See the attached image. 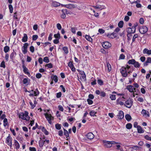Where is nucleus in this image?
I'll use <instances>...</instances> for the list:
<instances>
[{
	"mask_svg": "<svg viewBox=\"0 0 151 151\" xmlns=\"http://www.w3.org/2000/svg\"><path fill=\"white\" fill-rule=\"evenodd\" d=\"M19 117L20 118L26 121L29 120L30 118L28 115V112L26 111L24 113L20 112L19 114Z\"/></svg>",
	"mask_w": 151,
	"mask_h": 151,
	"instance_id": "f257e3e1",
	"label": "nucleus"
},
{
	"mask_svg": "<svg viewBox=\"0 0 151 151\" xmlns=\"http://www.w3.org/2000/svg\"><path fill=\"white\" fill-rule=\"evenodd\" d=\"M127 31L128 33L127 34V36L129 38V36L131 35V33H134L135 32L136 29L135 28V26H132V27L127 28Z\"/></svg>",
	"mask_w": 151,
	"mask_h": 151,
	"instance_id": "f03ea898",
	"label": "nucleus"
},
{
	"mask_svg": "<svg viewBox=\"0 0 151 151\" xmlns=\"http://www.w3.org/2000/svg\"><path fill=\"white\" fill-rule=\"evenodd\" d=\"M133 104V101L132 99L129 98L125 102L124 105L127 108H130Z\"/></svg>",
	"mask_w": 151,
	"mask_h": 151,
	"instance_id": "7ed1b4c3",
	"label": "nucleus"
},
{
	"mask_svg": "<svg viewBox=\"0 0 151 151\" xmlns=\"http://www.w3.org/2000/svg\"><path fill=\"white\" fill-rule=\"evenodd\" d=\"M12 139L10 134L9 135L6 139V143L10 147H12Z\"/></svg>",
	"mask_w": 151,
	"mask_h": 151,
	"instance_id": "20e7f679",
	"label": "nucleus"
},
{
	"mask_svg": "<svg viewBox=\"0 0 151 151\" xmlns=\"http://www.w3.org/2000/svg\"><path fill=\"white\" fill-rule=\"evenodd\" d=\"M120 72L123 77H126L127 76L128 74L126 68L122 67L120 69Z\"/></svg>",
	"mask_w": 151,
	"mask_h": 151,
	"instance_id": "39448f33",
	"label": "nucleus"
},
{
	"mask_svg": "<svg viewBox=\"0 0 151 151\" xmlns=\"http://www.w3.org/2000/svg\"><path fill=\"white\" fill-rule=\"evenodd\" d=\"M45 115L47 120H48L49 123L50 124H51V120L53 119V117L50 114H49L47 113L45 114Z\"/></svg>",
	"mask_w": 151,
	"mask_h": 151,
	"instance_id": "423d86ee",
	"label": "nucleus"
},
{
	"mask_svg": "<svg viewBox=\"0 0 151 151\" xmlns=\"http://www.w3.org/2000/svg\"><path fill=\"white\" fill-rule=\"evenodd\" d=\"M148 30V28L146 26L142 27L139 29L140 32L142 34H144Z\"/></svg>",
	"mask_w": 151,
	"mask_h": 151,
	"instance_id": "0eeeda50",
	"label": "nucleus"
},
{
	"mask_svg": "<svg viewBox=\"0 0 151 151\" xmlns=\"http://www.w3.org/2000/svg\"><path fill=\"white\" fill-rule=\"evenodd\" d=\"M102 46L105 49H107L111 47V44L108 42H104L102 44Z\"/></svg>",
	"mask_w": 151,
	"mask_h": 151,
	"instance_id": "6e6552de",
	"label": "nucleus"
},
{
	"mask_svg": "<svg viewBox=\"0 0 151 151\" xmlns=\"http://www.w3.org/2000/svg\"><path fill=\"white\" fill-rule=\"evenodd\" d=\"M28 45V44L27 43H25L22 47V51L24 54H26L27 52V49Z\"/></svg>",
	"mask_w": 151,
	"mask_h": 151,
	"instance_id": "1a4fd4ad",
	"label": "nucleus"
},
{
	"mask_svg": "<svg viewBox=\"0 0 151 151\" xmlns=\"http://www.w3.org/2000/svg\"><path fill=\"white\" fill-rule=\"evenodd\" d=\"M103 142L106 147L109 148L111 147L110 141L103 140Z\"/></svg>",
	"mask_w": 151,
	"mask_h": 151,
	"instance_id": "9d476101",
	"label": "nucleus"
},
{
	"mask_svg": "<svg viewBox=\"0 0 151 151\" xmlns=\"http://www.w3.org/2000/svg\"><path fill=\"white\" fill-rule=\"evenodd\" d=\"M60 4L58 2L54 1H52L51 5L52 6L57 7L60 6Z\"/></svg>",
	"mask_w": 151,
	"mask_h": 151,
	"instance_id": "9b49d317",
	"label": "nucleus"
},
{
	"mask_svg": "<svg viewBox=\"0 0 151 151\" xmlns=\"http://www.w3.org/2000/svg\"><path fill=\"white\" fill-rule=\"evenodd\" d=\"M62 14L61 15V17L63 19H65L66 17V14H68V13L66 9H63L62 10Z\"/></svg>",
	"mask_w": 151,
	"mask_h": 151,
	"instance_id": "f8f14e48",
	"label": "nucleus"
},
{
	"mask_svg": "<svg viewBox=\"0 0 151 151\" xmlns=\"http://www.w3.org/2000/svg\"><path fill=\"white\" fill-rule=\"evenodd\" d=\"M118 118L119 119H122L124 117V114L123 111H120L117 115Z\"/></svg>",
	"mask_w": 151,
	"mask_h": 151,
	"instance_id": "ddd939ff",
	"label": "nucleus"
},
{
	"mask_svg": "<svg viewBox=\"0 0 151 151\" xmlns=\"http://www.w3.org/2000/svg\"><path fill=\"white\" fill-rule=\"evenodd\" d=\"M94 134L91 132L88 133L87 135V137L89 139H93L94 137Z\"/></svg>",
	"mask_w": 151,
	"mask_h": 151,
	"instance_id": "4468645a",
	"label": "nucleus"
},
{
	"mask_svg": "<svg viewBox=\"0 0 151 151\" xmlns=\"http://www.w3.org/2000/svg\"><path fill=\"white\" fill-rule=\"evenodd\" d=\"M144 54H147L148 55L151 54V50H149L147 48H145L143 51Z\"/></svg>",
	"mask_w": 151,
	"mask_h": 151,
	"instance_id": "2eb2a0df",
	"label": "nucleus"
},
{
	"mask_svg": "<svg viewBox=\"0 0 151 151\" xmlns=\"http://www.w3.org/2000/svg\"><path fill=\"white\" fill-rule=\"evenodd\" d=\"M14 145L15 146V148L16 149H18L20 148V145L16 139L14 140Z\"/></svg>",
	"mask_w": 151,
	"mask_h": 151,
	"instance_id": "dca6fc26",
	"label": "nucleus"
},
{
	"mask_svg": "<svg viewBox=\"0 0 151 151\" xmlns=\"http://www.w3.org/2000/svg\"><path fill=\"white\" fill-rule=\"evenodd\" d=\"M68 66L70 68L71 70L73 71H75V68H74L72 63L70 61L68 63Z\"/></svg>",
	"mask_w": 151,
	"mask_h": 151,
	"instance_id": "f3484780",
	"label": "nucleus"
},
{
	"mask_svg": "<svg viewBox=\"0 0 151 151\" xmlns=\"http://www.w3.org/2000/svg\"><path fill=\"white\" fill-rule=\"evenodd\" d=\"M124 99V97L123 96L121 98H119L118 99L116 100V103L117 104H119L121 105H124V102H122L120 100L122 99Z\"/></svg>",
	"mask_w": 151,
	"mask_h": 151,
	"instance_id": "a211bd4d",
	"label": "nucleus"
},
{
	"mask_svg": "<svg viewBox=\"0 0 151 151\" xmlns=\"http://www.w3.org/2000/svg\"><path fill=\"white\" fill-rule=\"evenodd\" d=\"M142 114L144 115L145 116L147 117H149L150 116L149 114V112L147 111L144 109H143L142 111Z\"/></svg>",
	"mask_w": 151,
	"mask_h": 151,
	"instance_id": "6ab92c4d",
	"label": "nucleus"
},
{
	"mask_svg": "<svg viewBox=\"0 0 151 151\" xmlns=\"http://www.w3.org/2000/svg\"><path fill=\"white\" fill-rule=\"evenodd\" d=\"M127 88L130 92H134L133 86L132 85L128 86L127 87Z\"/></svg>",
	"mask_w": 151,
	"mask_h": 151,
	"instance_id": "aec40b11",
	"label": "nucleus"
},
{
	"mask_svg": "<svg viewBox=\"0 0 151 151\" xmlns=\"http://www.w3.org/2000/svg\"><path fill=\"white\" fill-rule=\"evenodd\" d=\"M28 37L27 35L26 34H24V36L22 39V41L23 42H25L27 40Z\"/></svg>",
	"mask_w": 151,
	"mask_h": 151,
	"instance_id": "412c9836",
	"label": "nucleus"
},
{
	"mask_svg": "<svg viewBox=\"0 0 151 151\" xmlns=\"http://www.w3.org/2000/svg\"><path fill=\"white\" fill-rule=\"evenodd\" d=\"M138 132L139 133H143L144 132V131L143 130L142 128L140 126L138 127L137 128Z\"/></svg>",
	"mask_w": 151,
	"mask_h": 151,
	"instance_id": "4be33fe9",
	"label": "nucleus"
},
{
	"mask_svg": "<svg viewBox=\"0 0 151 151\" xmlns=\"http://www.w3.org/2000/svg\"><path fill=\"white\" fill-rule=\"evenodd\" d=\"M23 71L25 74L27 75L29 74V73L28 71L27 68L24 65H23Z\"/></svg>",
	"mask_w": 151,
	"mask_h": 151,
	"instance_id": "5701e85b",
	"label": "nucleus"
},
{
	"mask_svg": "<svg viewBox=\"0 0 151 151\" xmlns=\"http://www.w3.org/2000/svg\"><path fill=\"white\" fill-rule=\"evenodd\" d=\"M80 78L82 81H85L86 80V76L85 74H83L80 77Z\"/></svg>",
	"mask_w": 151,
	"mask_h": 151,
	"instance_id": "b1692460",
	"label": "nucleus"
},
{
	"mask_svg": "<svg viewBox=\"0 0 151 151\" xmlns=\"http://www.w3.org/2000/svg\"><path fill=\"white\" fill-rule=\"evenodd\" d=\"M45 141L40 140L39 141V145L40 147H42L44 144Z\"/></svg>",
	"mask_w": 151,
	"mask_h": 151,
	"instance_id": "393cba45",
	"label": "nucleus"
},
{
	"mask_svg": "<svg viewBox=\"0 0 151 151\" xmlns=\"http://www.w3.org/2000/svg\"><path fill=\"white\" fill-rule=\"evenodd\" d=\"M16 55V53L14 51L12 52L10 55V58L13 60L14 57Z\"/></svg>",
	"mask_w": 151,
	"mask_h": 151,
	"instance_id": "a878e982",
	"label": "nucleus"
},
{
	"mask_svg": "<svg viewBox=\"0 0 151 151\" xmlns=\"http://www.w3.org/2000/svg\"><path fill=\"white\" fill-rule=\"evenodd\" d=\"M63 130L64 135L66 136L67 138L69 136V134L68 131L64 128H63Z\"/></svg>",
	"mask_w": 151,
	"mask_h": 151,
	"instance_id": "bb28decb",
	"label": "nucleus"
},
{
	"mask_svg": "<svg viewBox=\"0 0 151 151\" xmlns=\"http://www.w3.org/2000/svg\"><path fill=\"white\" fill-rule=\"evenodd\" d=\"M126 119L128 121H130L131 119V116L129 114H126L125 116Z\"/></svg>",
	"mask_w": 151,
	"mask_h": 151,
	"instance_id": "cd10ccee",
	"label": "nucleus"
},
{
	"mask_svg": "<svg viewBox=\"0 0 151 151\" xmlns=\"http://www.w3.org/2000/svg\"><path fill=\"white\" fill-rule=\"evenodd\" d=\"M42 130L45 135H47L48 134V132L45 129L44 127H42Z\"/></svg>",
	"mask_w": 151,
	"mask_h": 151,
	"instance_id": "c85d7f7f",
	"label": "nucleus"
},
{
	"mask_svg": "<svg viewBox=\"0 0 151 151\" xmlns=\"http://www.w3.org/2000/svg\"><path fill=\"white\" fill-rule=\"evenodd\" d=\"M9 50V47L8 46H6L4 48V51L5 53L8 52Z\"/></svg>",
	"mask_w": 151,
	"mask_h": 151,
	"instance_id": "c756f323",
	"label": "nucleus"
},
{
	"mask_svg": "<svg viewBox=\"0 0 151 151\" xmlns=\"http://www.w3.org/2000/svg\"><path fill=\"white\" fill-rule=\"evenodd\" d=\"M63 50L64 51V52L66 54L68 53V47H63Z\"/></svg>",
	"mask_w": 151,
	"mask_h": 151,
	"instance_id": "7c9ffc66",
	"label": "nucleus"
},
{
	"mask_svg": "<svg viewBox=\"0 0 151 151\" xmlns=\"http://www.w3.org/2000/svg\"><path fill=\"white\" fill-rule=\"evenodd\" d=\"M107 36L109 38H113L114 37V33H113L111 34H108L107 35Z\"/></svg>",
	"mask_w": 151,
	"mask_h": 151,
	"instance_id": "2f4dec72",
	"label": "nucleus"
},
{
	"mask_svg": "<svg viewBox=\"0 0 151 151\" xmlns=\"http://www.w3.org/2000/svg\"><path fill=\"white\" fill-rule=\"evenodd\" d=\"M9 10L10 12L11 13H12L13 12V8L12 5L11 4H9Z\"/></svg>",
	"mask_w": 151,
	"mask_h": 151,
	"instance_id": "473e14b6",
	"label": "nucleus"
},
{
	"mask_svg": "<svg viewBox=\"0 0 151 151\" xmlns=\"http://www.w3.org/2000/svg\"><path fill=\"white\" fill-rule=\"evenodd\" d=\"M107 70L108 71H110L111 70V66L109 63H107Z\"/></svg>",
	"mask_w": 151,
	"mask_h": 151,
	"instance_id": "72a5a7b5",
	"label": "nucleus"
},
{
	"mask_svg": "<svg viewBox=\"0 0 151 151\" xmlns=\"http://www.w3.org/2000/svg\"><path fill=\"white\" fill-rule=\"evenodd\" d=\"M110 98L112 100H114L116 99V95L112 94H110L109 95Z\"/></svg>",
	"mask_w": 151,
	"mask_h": 151,
	"instance_id": "f704fd0d",
	"label": "nucleus"
},
{
	"mask_svg": "<svg viewBox=\"0 0 151 151\" xmlns=\"http://www.w3.org/2000/svg\"><path fill=\"white\" fill-rule=\"evenodd\" d=\"M86 38L88 41L90 42H91L92 41V39L91 37L89 36L86 35Z\"/></svg>",
	"mask_w": 151,
	"mask_h": 151,
	"instance_id": "c9c22d12",
	"label": "nucleus"
},
{
	"mask_svg": "<svg viewBox=\"0 0 151 151\" xmlns=\"http://www.w3.org/2000/svg\"><path fill=\"white\" fill-rule=\"evenodd\" d=\"M132 127V124L130 123H128L126 125V127L127 129H130Z\"/></svg>",
	"mask_w": 151,
	"mask_h": 151,
	"instance_id": "e433bc0d",
	"label": "nucleus"
},
{
	"mask_svg": "<svg viewBox=\"0 0 151 151\" xmlns=\"http://www.w3.org/2000/svg\"><path fill=\"white\" fill-rule=\"evenodd\" d=\"M123 24L124 22L123 21H120L118 24V25L119 27L122 28L123 26Z\"/></svg>",
	"mask_w": 151,
	"mask_h": 151,
	"instance_id": "4c0bfd02",
	"label": "nucleus"
},
{
	"mask_svg": "<svg viewBox=\"0 0 151 151\" xmlns=\"http://www.w3.org/2000/svg\"><path fill=\"white\" fill-rule=\"evenodd\" d=\"M139 36L137 34H135L134 35L133 37L132 38V42H134L135 40V39L137 38Z\"/></svg>",
	"mask_w": 151,
	"mask_h": 151,
	"instance_id": "58836bf2",
	"label": "nucleus"
},
{
	"mask_svg": "<svg viewBox=\"0 0 151 151\" xmlns=\"http://www.w3.org/2000/svg\"><path fill=\"white\" fill-rule=\"evenodd\" d=\"M134 66L136 68H138L140 66V65L138 62L135 61L133 64Z\"/></svg>",
	"mask_w": 151,
	"mask_h": 151,
	"instance_id": "ea45409f",
	"label": "nucleus"
},
{
	"mask_svg": "<svg viewBox=\"0 0 151 151\" xmlns=\"http://www.w3.org/2000/svg\"><path fill=\"white\" fill-rule=\"evenodd\" d=\"M134 59H132L129 60L128 63L129 64H134V62H135Z\"/></svg>",
	"mask_w": 151,
	"mask_h": 151,
	"instance_id": "a19ab883",
	"label": "nucleus"
},
{
	"mask_svg": "<svg viewBox=\"0 0 151 151\" xmlns=\"http://www.w3.org/2000/svg\"><path fill=\"white\" fill-rule=\"evenodd\" d=\"M4 126L5 127L8 124L7 119L6 118H5L4 119Z\"/></svg>",
	"mask_w": 151,
	"mask_h": 151,
	"instance_id": "79ce46f5",
	"label": "nucleus"
},
{
	"mask_svg": "<svg viewBox=\"0 0 151 151\" xmlns=\"http://www.w3.org/2000/svg\"><path fill=\"white\" fill-rule=\"evenodd\" d=\"M56 128L58 130H60L61 128V125L58 124H56L55 125Z\"/></svg>",
	"mask_w": 151,
	"mask_h": 151,
	"instance_id": "37998d69",
	"label": "nucleus"
},
{
	"mask_svg": "<svg viewBox=\"0 0 151 151\" xmlns=\"http://www.w3.org/2000/svg\"><path fill=\"white\" fill-rule=\"evenodd\" d=\"M43 61L46 63H48L49 62V60L47 57H45L43 60Z\"/></svg>",
	"mask_w": 151,
	"mask_h": 151,
	"instance_id": "c03bdc74",
	"label": "nucleus"
},
{
	"mask_svg": "<svg viewBox=\"0 0 151 151\" xmlns=\"http://www.w3.org/2000/svg\"><path fill=\"white\" fill-rule=\"evenodd\" d=\"M96 112L92 111H91L90 112V116H94L95 115V114H96Z\"/></svg>",
	"mask_w": 151,
	"mask_h": 151,
	"instance_id": "a18cd8bd",
	"label": "nucleus"
},
{
	"mask_svg": "<svg viewBox=\"0 0 151 151\" xmlns=\"http://www.w3.org/2000/svg\"><path fill=\"white\" fill-rule=\"evenodd\" d=\"M54 37L55 38L59 39L60 38V34L59 33H57L54 35Z\"/></svg>",
	"mask_w": 151,
	"mask_h": 151,
	"instance_id": "49530a36",
	"label": "nucleus"
},
{
	"mask_svg": "<svg viewBox=\"0 0 151 151\" xmlns=\"http://www.w3.org/2000/svg\"><path fill=\"white\" fill-rule=\"evenodd\" d=\"M52 79L54 80L56 83L58 81V77L57 76L55 75L53 76Z\"/></svg>",
	"mask_w": 151,
	"mask_h": 151,
	"instance_id": "de8ad7c7",
	"label": "nucleus"
},
{
	"mask_svg": "<svg viewBox=\"0 0 151 151\" xmlns=\"http://www.w3.org/2000/svg\"><path fill=\"white\" fill-rule=\"evenodd\" d=\"M98 83L100 85H103V81L100 79H99L97 81Z\"/></svg>",
	"mask_w": 151,
	"mask_h": 151,
	"instance_id": "09e8293b",
	"label": "nucleus"
},
{
	"mask_svg": "<svg viewBox=\"0 0 151 151\" xmlns=\"http://www.w3.org/2000/svg\"><path fill=\"white\" fill-rule=\"evenodd\" d=\"M100 95L101 97H104L106 96V93L104 91H101Z\"/></svg>",
	"mask_w": 151,
	"mask_h": 151,
	"instance_id": "8fccbe9b",
	"label": "nucleus"
},
{
	"mask_svg": "<svg viewBox=\"0 0 151 151\" xmlns=\"http://www.w3.org/2000/svg\"><path fill=\"white\" fill-rule=\"evenodd\" d=\"M145 138L148 140H150L151 141V137H150L148 135H146L144 137Z\"/></svg>",
	"mask_w": 151,
	"mask_h": 151,
	"instance_id": "3c124183",
	"label": "nucleus"
},
{
	"mask_svg": "<svg viewBox=\"0 0 151 151\" xmlns=\"http://www.w3.org/2000/svg\"><path fill=\"white\" fill-rule=\"evenodd\" d=\"M93 7L96 9H99L101 8L102 6L100 5H97L96 6H93Z\"/></svg>",
	"mask_w": 151,
	"mask_h": 151,
	"instance_id": "603ef678",
	"label": "nucleus"
},
{
	"mask_svg": "<svg viewBox=\"0 0 151 151\" xmlns=\"http://www.w3.org/2000/svg\"><path fill=\"white\" fill-rule=\"evenodd\" d=\"M71 31L73 33L75 34L76 33V28L74 27H72L71 29Z\"/></svg>",
	"mask_w": 151,
	"mask_h": 151,
	"instance_id": "864d4df0",
	"label": "nucleus"
},
{
	"mask_svg": "<svg viewBox=\"0 0 151 151\" xmlns=\"http://www.w3.org/2000/svg\"><path fill=\"white\" fill-rule=\"evenodd\" d=\"M57 27L58 30H60L62 28L61 25L60 23H58L57 24Z\"/></svg>",
	"mask_w": 151,
	"mask_h": 151,
	"instance_id": "5fc2aeb1",
	"label": "nucleus"
},
{
	"mask_svg": "<svg viewBox=\"0 0 151 151\" xmlns=\"http://www.w3.org/2000/svg\"><path fill=\"white\" fill-rule=\"evenodd\" d=\"M28 78H25L24 79L23 81V83L24 84H26L28 81Z\"/></svg>",
	"mask_w": 151,
	"mask_h": 151,
	"instance_id": "6e6d98bb",
	"label": "nucleus"
},
{
	"mask_svg": "<svg viewBox=\"0 0 151 151\" xmlns=\"http://www.w3.org/2000/svg\"><path fill=\"white\" fill-rule=\"evenodd\" d=\"M38 36L37 35H33L32 36V40H36L38 38Z\"/></svg>",
	"mask_w": 151,
	"mask_h": 151,
	"instance_id": "4d7b16f0",
	"label": "nucleus"
},
{
	"mask_svg": "<svg viewBox=\"0 0 151 151\" xmlns=\"http://www.w3.org/2000/svg\"><path fill=\"white\" fill-rule=\"evenodd\" d=\"M87 101L88 104L89 105H91L93 103V101L89 99H87Z\"/></svg>",
	"mask_w": 151,
	"mask_h": 151,
	"instance_id": "13d9d810",
	"label": "nucleus"
},
{
	"mask_svg": "<svg viewBox=\"0 0 151 151\" xmlns=\"http://www.w3.org/2000/svg\"><path fill=\"white\" fill-rule=\"evenodd\" d=\"M0 66L2 67H3V68H4L5 67V62L4 61H3L1 62Z\"/></svg>",
	"mask_w": 151,
	"mask_h": 151,
	"instance_id": "bf43d9fd",
	"label": "nucleus"
},
{
	"mask_svg": "<svg viewBox=\"0 0 151 151\" xmlns=\"http://www.w3.org/2000/svg\"><path fill=\"white\" fill-rule=\"evenodd\" d=\"M125 57V55L123 54H122L120 55L119 57V59H124Z\"/></svg>",
	"mask_w": 151,
	"mask_h": 151,
	"instance_id": "052dcab7",
	"label": "nucleus"
},
{
	"mask_svg": "<svg viewBox=\"0 0 151 151\" xmlns=\"http://www.w3.org/2000/svg\"><path fill=\"white\" fill-rule=\"evenodd\" d=\"M58 108L59 109L62 111H63L64 109L63 107V106L61 105H59L58 106Z\"/></svg>",
	"mask_w": 151,
	"mask_h": 151,
	"instance_id": "680f3d73",
	"label": "nucleus"
},
{
	"mask_svg": "<svg viewBox=\"0 0 151 151\" xmlns=\"http://www.w3.org/2000/svg\"><path fill=\"white\" fill-rule=\"evenodd\" d=\"M98 31L101 34H103L105 32L104 30L102 29H99Z\"/></svg>",
	"mask_w": 151,
	"mask_h": 151,
	"instance_id": "e2e57ef3",
	"label": "nucleus"
},
{
	"mask_svg": "<svg viewBox=\"0 0 151 151\" xmlns=\"http://www.w3.org/2000/svg\"><path fill=\"white\" fill-rule=\"evenodd\" d=\"M30 50L32 52H33L34 51V47L33 46H31L29 48Z\"/></svg>",
	"mask_w": 151,
	"mask_h": 151,
	"instance_id": "0e129e2a",
	"label": "nucleus"
},
{
	"mask_svg": "<svg viewBox=\"0 0 151 151\" xmlns=\"http://www.w3.org/2000/svg\"><path fill=\"white\" fill-rule=\"evenodd\" d=\"M137 100L141 102H142L144 101L142 97H139L137 99Z\"/></svg>",
	"mask_w": 151,
	"mask_h": 151,
	"instance_id": "69168bd1",
	"label": "nucleus"
},
{
	"mask_svg": "<svg viewBox=\"0 0 151 151\" xmlns=\"http://www.w3.org/2000/svg\"><path fill=\"white\" fill-rule=\"evenodd\" d=\"M46 66H47L48 68H51L52 67V64L51 63H49L46 64Z\"/></svg>",
	"mask_w": 151,
	"mask_h": 151,
	"instance_id": "338daca9",
	"label": "nucleus"
},
{
	"mask_svg": "<svg viewBox=\"0 0 151 151\" xmlns=\"http://www.w3.org/2000/svg\"><path fill=\"white\" fill-rule=\"evenodd\" d=\"M29 150L30 151H36V148L34 147H30Z\"/></svg>",
	"mask_w": 151,
	"mask_h": 151,
	"instance_id": "774afa93",
	"label": "nucleus"
}]
</instances>
